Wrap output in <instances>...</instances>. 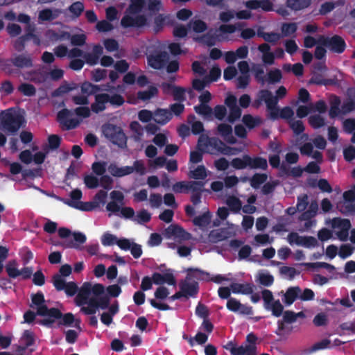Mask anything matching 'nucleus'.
Wrapping results in <instances>:
<instances>
[{
	"instance_id": "1",
	"label": "nucleus",
	"mask_w": 355,
	"mask_h": 355,
	"mask_svg": "<svg viewBox=\"0 0 355 355\" xmlns=\"http://www.w3.org/2000/svg\"><path fill=\"white\" fill-rule=\"evenodd\" d=\"M24 121V117L13 108L1 112V125L2 129L8 135L17 133Z\"/></svg>"
},
{
	"instance_id": "2",
	"label": "nucleus",
	"mask_w": 355,
	"mask_h": 355,
	"mask_svg": "<svg viewBox=\"0 0 355 355\" xmlns=\"http://www.w3.org/2000/svg\"><path fill=\"white\" fill-rule=\"evenodd\" d=\"M231 166L236 170H242L247 167L252 169L266 170L268 162L266 158L261 157H252L248 155H243L242 157L232 159Z\"/></svg>"
},
{
	"instance_id": "3",
	"label": "nucleus",
	"mask_w": 355,
	"mask_h": 355,
	"mask_svg": "<svg viewBox=\"0 0 355 355\" xmlns=\"http://www.w3.org/2000/svg\"><path fill=\"white\" fill-rule=\"evenodd\" d=\"M102 132L104 136L113 144L121 148L127 146V137L121 127L106 123L102 126Z\"/></svg>"
},
{
	"instance_id": "4",
	"label": "nucleus",
	"mask_w": 355,
	"mask_h": 355,
	"mask_svg": "<svg viewBox=\"0 0 355 355\" xmlns=\"http://www.w3.org/2000/svg\"><path fill=\"white\" fill-rule=\"evenodd\" d=\"M109 173L114 177H123L136 172L140 175H144L146 173V168L142 160H136L133 163V166H126L119 167L115 164H110L108 166Z\"/></svg>"
},
{
	"instance_id": "5",
	"label": "nucleus",
	"mask_w": 355,
	"mask_h": 355,
	"mask_svg": "<svg viewBox=\"0 0 355 355\" xmlns=\"http://www.w3.org/2000/svg\"><path fill=\"white\" fill-rule=\"evenodd\" d=\"M31 302L30 305L31 308L36 309L37 315L42 317H55L57 310L53 308H48L45 304L44 295L41 291H38L35 294L31 295Z\"/></svg>"
},
{
	"instance_id": "6",
	"label": "nucleus",
	"mask_w": 355,
	"mask_h": 355,
	"mask_svg": "<svg viewBox=\"0 0 355 355\" xmlns=\"http://www.w3.org/2000/svg\"><path fill=\"white\" fill-rule=\"evenodd\" d=\"M319 44L327 48L333 53L340 54L346 49V43L344 39L338 35L332 37L320 35L318 37Z\"/></svg>"
},
{
	"instance_id": "7",
	"label": "nucleus",
	"mask_w": 355,
	"mask_h": 355,
	"mask_svg": "<svg viewBox=\"0 0 355 355\" xmlns=\"http://www.w3.org/2000/svg\"><path fill=\"white\" fill-rule=\"evenodd\" d=\"M55 309L57 310V314L55 317H48L45 318L42 320H41L39 322V324L41 325H43L44 327H46L48 328L53 327V324L55 323V320H60L58 322V326L60 327L61 325L64 326H71L72 324L75 321L74 315L71 313H67L65 314H62V313L60 311V309L58 308H55Z\"/></svg>"
},
{
	"instance_id": "8",
	"label": "nucleus",
	"mask_w": 355,
	"mask_h": 355,
	"mask_svg": "<svg viewBox=\"0 0 355 355\" xmlns=\"http://www.w3.org/2000/svg\"><path fill=\"white\" fill-rule=\"evenodd\" d=\"M148 65L155 70H161L165 68L170 55L168 52L162 50H156L146 55Z\"/></svg>"
},
{
	"instance_id": "9",
	"label": "nucleus",
	"mask_w": 355,
	"mask_h": 355,
	"mask_svg": "<svg viewBox=\"0 0 355 355\" xmlns=\"http://www.w3.org/2000/svg\"><path fill=\"white\" fill-rule=\"evenodd\" d=\"M257 96L266 105L267 109L270 112V118L273 120L278 119V107H277V98L268 89H261L257 93Z\"/></svg>"
},
{
	"instance_id": "10",
	"label": "nucleus",
	"mask_w": 355,
	"mask_h": 355,
	"mask_svg": "<svg viewBox=\"0 0 355 355\" xmlns=\"http://www.w3.org/2000/svg\"><path fill=\"white\" fill-rule=\"evenodd\" d=\"M180 290L182 292L184 297H195L199 291V284L197 281L188 279L187 277L184 279L181 280L179 283Z\"/></svg>"
},
{
	"instance_id": "11",
	"label": "nucleus",
	"mask_w": 355,
	"mask_h": 355,
	"mask_svg": "<svg viewBox=\"0 0 355 355\" xmlns=\"http://www.w3.org/2000/svg\"><path fill=\"white\" fill-rule=\"evenodd\" d=\"M147 18L144 15L132 17L124 15L121 20V25L123 28H142L147 25Z\"/></svg>"
},
{
	"instance_id": "12",
	"label": "nucleus",
	"mask_w": 355,
	"mask_h": 355,
	"mask_svg": "<svg viewBox=\"0 0 355 355\" xmlns=\"http://www.w3.org/2000/svg\"><path fill=\"white\" fill-rule=\"evenodd\" d=\"M71 115V111L67 108L61 110L57 114L58 121L67 130L76 128L79 124V121L77 119H69Z\"/></svg>"
},
{
	"instance_id": "13",
	"label": "nucleus",
	"mask_w": 355,
	"mask_h": 355,
	"mask_svg": "<svg viewBox=\"0 0 355 355\" xmlns=\"http://www.w3.org/2000/svg\"><path fill=\"white\" fill-rule=\"evenodd\" d=\"M189 189L191 191V202L193 206L201 202L202 193L206 191L204 189L205 182L201 181H189Z\"/></svg>"
},
{
	"instance_id": "14",
	"label": "nucleus",
	"mask_w": 355,
	"mask_h": 355,
	"mask_svg": "<svg viewBox=\"0 0 355 355\" xmlns=\"http://www.w3.org/2000/svg\"><path fill=\"white\" fill-rule=\"evenodd\" d=\"M165 235L168 238L172 236L181 240L187 241L191 237L190 233L187 232L183 227L178 225L171 224L165 230Z\"/></svg>"
},
{
	"instance_id": "15",
	"label": "nucleus",
	"mask_w": 355,
	"mask_h": 355,
	"mask_svg": "<svg viewBox=\"0 0 355 355\" xmlns=\"http://www.w3.org/2000/svg\"><path fill=\"white\" fill-rule=\"evenodd\" d=\"M188 279L192 281H209L210 273L198 268H188L185 270Z\"/></svg>"
},
{
	"instance_id": "16",
	"label": "nucleus",
	"mask_w": 355,
	"mask_h": 355,
	"mask_svg": "<svg viewBox=\"0 0 355 355\" xmlns=\"http://www.w3.org/2000/svg\"><path fill=\"white\" fill-rule=\"evenodd\" d=\"M108 94L103 93L96 94L94 96V102L91 105V110L98 114L106 109V104L108 103Z\"/></svg>"
},
{
	"instance_id": "17",
	"label": "nucleus",
	"mask_w": 355,
	"mask_h": 355,
	"mask_svg": "<svg viewBox=\"0 0 355 355\" xmlns=\"http://www.w3.org/2000/svg\"><path fill=\"white\" fill-rule=\"evenodd\" d=\"M217 131L227 143L230 144L236 143L237 140L232 135V128L230 125L220 123L217 126Z\"/></svg>"
},
{
	"instance_id": "18",
	"label": "nucleus",
	"mask_w": 355,
	"mask_h": 355,
	"mask_svg": "<svg viewBox=\"0 0 355 355\" xmlns=\"http://www.w3.org/2000/svg\"><path fill=\"white\" fill-rule=\"evenodd\" d=\"M153 283L156 285H163L167 284L171 286L176 284V280L174 275L171 272L161 274L159 272H154L153 275Z\"/></svg>"
},
{
	"instance_id": "19",
	"label": "nucleus",
	"mask_w": 355,
	"mask_h": 355,
	"mask_svg": "<svg viewBox=\"0 0 355 355\" xmlns=\"http://www.w3.org/2000/svg\"><path fill=\"white\" fill-rule=\"evenodd\" d=\"M318 210V205L316 202H311L309 209L306 211H303V213L299 217V220L305 222V227L309 228L312 225L311 219L315 217Z\"/></svg>"
},
{
	"instance_id": "20",
	"label": "nucleus",
	"mask_w": 355,
	"mask_h": 355,
	"mask_svg": "<svg viewBox=\"0 0 355 355\" xmlns=\"http://www.w3.org/2000/svg\"><path fill=\"white\" fill-rule=\"evenodd\" d=\"M172 119V113L167 109L157 108L154 112V121L159 125H165Z\"/></svg>"
},
{
	"instance_id": "21",
	"label": "nucleus",
	"mask_w": 355,
	"mask_h": 355,
	"mask_svg": "<svg viewBox=\"0 0 355 355\" xmlns=\"http://www.w3.org/2000/svg\"><path fill=\"white\" fill-rule=\"evenodd\" d=\"M211 220V213L207 211L201 215L194 217L192 223L195 226L199 227L202 230H205L210 225Z\"/></svg>"
},
{
	"instance_id": "22",
	"label": "nucleus",
	"mask_w": 355,
	"mask_h": 355,
	"mask_svg": "<svg viewBox=\"0 0 355 355\" xmlns=\"http://www.w3.org/2000/svg\"><path fill=\"white\" fill-rule=\"evenodd\" d=\"M61 13L60 9L45 8L40 11L38 19L42 21H49L57 19Z\"/></svg>"
},
{
	"instance_id": "23",
	"label": "nucleus",
	"mask_w": 355,
	"mask_h": 355,
	"mask_svg": "<svg viewBox=\"0 0 355 355\" xmlns=\"http://www.w3.org/2000/svg\"><path fill=\"white\" fill-rule=\"evenodd\" d=\"M230 288L233 293L250 295L253 293V285L249 283H232L230 284Z\"/></svg>"
},
{
	"instance_id": "24",
	"label": "nucleus",
	"mask_w": 355,
	"mask_h": 355,
	"mask_svg": "<svg viewBox=\"0 0 355 355\" xmlns=\"http://www.w3.org/2000/svg\"><path fill=\"white\" fill-rule=\"evenodd\" d=\"M298 239L297 245L304 246L307 248L315 247L318 245L317 239L311 236H300L298 234H293Z\"/></svg>"
},
{
	"instance_id": "25",
	"label": "nucleus",
	"mask_w": 355,
	"mask_h": 355,
	"mask_svg": "<svg viewBox=\"0 0 355 355\" xmlns=\"http://www.w3.org/2000/svg\"><path fill=\"white\" fill-rule=\"evenodd\" d=\"M12 64L18 68H30L33 66V60L30 56L17 55L11 60Z\"/></svg>"
},
{
	"instance_id": "26",
	"label": "nucleus",
	"mask_w": 355,
	"mask_h": 355,
	"mask_svg": "<svg viewBox=\"0 0 355 355\" xmlns=\"http://www.w3.org/2000/svg\"><path fill=\"white\" fill-rule=\"evenodd\" d=\"M64 203L67 205L76 208L77 209L89 211L94 209L95 205L92 202H82V201H71L69 200H64Z\"/></svg>"
},
{
	"instance_id": "27",
	"label": "nucleus",
	"mask_w": 355,
	"mask_h": 355,
	"mask_svg": "<svg viewBox=\"0 0 355 355\" xmlns=\"http://www.w3.org/2000/svg\"><path fill=\"white\" fill-rule=\"evenodd\" d=\"M300 291L301 290L298 286L288 288L284 294V302L286 305H291L298 297Z\"/></svg>"
},
{
	"instance_id": "28",
	"label": "nucleus",
	"mask_w": 355,
	"mask_h": 355,
	"mask_svg": "<svg viewBox=\"0 0 355 355\" xmlns=\"http://www.w3.org/2000/svg\"><path fill=\"white\" fill-rule=\"evenodd\" d=\"M218 40V35L215 33H211V32H208L206 34L202 35L200 37H198L196 40L202 43L209 47H211L214 46L216 43V41Z\"/></svg>"
},
{
	"instance_id": "29",
	"label": "nucleus",
	"mask_w": 355,
	"mask_h": 355,
	"mask_svg": "<svg viewBox=\"0 0 355 355\" xmlns=\"http://www.w3.org/2000/svg\"><path fill=\"white\" fill-rule=\"evenodd\" d=\"M311 0H286V6L292 10L298 11L308 8Z\"/></svg>"
},
{
	"instance_id": "30",
	"label": "nucleus",
	"mask_w": 355,
	"mask_h": 355,
	"mask_svg": "<svg viewBox=\"0 0 355 355\" xmlns=\"http://www.w3.org/2000/svg\"><path fill=\"white\" fill-rule=\"evenodd\" d=\"M254 79L258 83L263 85L266 83V76H265L264 68L261 64H254L252 67Z\"/></svg>"
},
{
	"instance_id": "31",
	"label": "nucleus",
	"mask_w": 355,
	"mask_h": 355,
	"mask_svg": "<svg viewBox=\"0 0 355 355\" xmlns=\"http://www.w3.org/2000/svg\"><path fill=\"white\" fill-rule=\"evenodd\" d=\"M158 92V89L155 86L150 85L147 90L139 91L137 94V96L139 99L146 101L157 96Z\"/></svg>"
},
{
	"instance_id": "32",
	"label": "nucleus",
	"mask_w": 355,
	"mask_h": 355,
	"mask_svg": "<svg viewBox=\"0 0 355 355\" xmlns=\"http://www.w3.org/2000/svg\"><path fill=\"white\" fill-rule=\"evenodd\" d=\"M231 355H257L254 347L252 345H241L232 349Z\"/></svg>"
},
{
	"instance_id": "33",
	"label": "nucleus",
	"mask_w": 355,
	"mask_h": 355,
	"mask_svg": "<svg viewBox=\"0 0 355 355\" xmlns=\"http://www.w3.org/2000/svg\"><path fill=\"white\" fill-rule=\"evenodd\" d=\"M68 11L71 13V16L73 19L78 18L85 10V6L81 1L73 2L68 7Z\"/></svg>"
},
{
	"instance_id": "34",
	"label": "nucleus",
	"mask_w": 355,
	"mask_h": 355,
	"mask_svg": "<svg viewBox=\"0 0 355 355\" xmlns=\"http://www.w3.org/2000/svg\"><path fill=\"white\" fill-rule=\"evenodd\" d=\"M195 112L204 116L205 119H211L213 116V110L208 104H199L194 106Z\"/></svg>"
},
{
	"instance_id": "35",
	"label": "nucleus",
	"mask_w": 355,
	"mask_h": 355,
	"mask_svg": "<svg viewBox=\"0 0 355 355\" xmlns=\"http://www.w3.org/2000/svg\"><path fill=\"white\" fill-rule=\"evenodd\" d=\"M81 92L83 94H85L87 96L96 94L98 92L102 91L103 88H101L99 85H94L88 81H85L82 83Z\"/></svg>"
},
{
	"instance_id": "36",
	"label": "nucleus",
	"mask_w": 355,
	"mask_h": 355,
	"mask_svg": "<svg viewBox=\"0 0 355 355\" xmlns=\"http://www.w3.org/2000/svg\"><path fill=\"white\" fill-rule=\"evenodd\" d=\"M21 340L24 343V346L21 348L19 347V348L21 350H25L26 348L32 346L35 343L33 333L30 330H25L23 333Z\"/></svg>"
},
{
	"instance_id": "37",
	"label": "nucleus",
	"mask_w": 355,
	"mask_h": 355,
	"mask_svg": "<svg viewBox=\"0 0 355 355\" xmlns=\"http://www.w3.org/2000/svg\"><path fill=\"white\" fill-rule=\"evenodd\" d=\"M282 78V73L280 69H275L267 73L266 82L269 84L279 83Z\"/></svg>"
},
{
	"instance_id": "38",
	"label": "nucleus",
	"mask_w": 355,
	"mask_h": 355,
	"mask_svg": "<svg viewBox=\"0 0 355 355\" xmlns=\"http://www.w3.org/2000/svg\"><path fill=\"white\" fill-rule=\"evenodd\" d=\"M227 237L226 232L223 230H211L209 234V241L212 243L224 241Z\"/></svg>"
},
{
	"instance_id": "39",
	"label": "nucleus",
	"mask_w": 355,
	"mask_h": 355,
	"mask_svg": "<svg viewBox=\"0 0 355 355\" xmlns=\"http://www.w3.org/2000/svg\"><path fill=\"white\" fill-rule=\"evenodd\" d=\"M17 263L15 260L8 261L6 266V271L9 277L15 279L19 276V270L17 268Z\"/></svg>"
},
{
	"instance_id": "40",
	"label": "nucleus",
	"mask_w": 355,
	"mask_h": 355,
	"mask_svg": "<svg viewBox=\"0 0 355 355\" xmlns=\"http://www.w3.org/2000/svg\"><path fill=\"white\" fill-rule=\"evenodd\" d=\"M189 176L195 180H205L207 176L206 168L203 165L198 166L195 170L189 172Z\"/></svg>"
},
{
	"instance_id": "41",
	"label": "nucleus",
	"mask_w": 355,
	"mask_h": 355,
	"mask_svg": "<svg viewBox=\"0 0 355 355\" xmlns=\"http://www.w3.org/2000/svg\"><path fill=\"white\" fill-rule=\"evenodd\" d=\"M226 203L230 207V210L234 213H238L241 209V201L235 196H230L227 199Z\"/></svg>"
},
{
	"instance_id": "42",
	"label": "nucleus",
	"mask_w": 355,
	"mask_h": 355,
	"mask_svg": "<svg viewBox=\"0 0 355 355\" xmlns=\"http://www.w3.org/2000/svg\"><path fill=\"white\" fill-rule=\"evenodd\" d=\"M18 90L26 96H33L36 94V89L32 84L24 83L18 87Z\"/></svg>"
},
{
	"instance_id": "43",
	"label": "nucleus",
	"mask_w": 355,
	"mask_h": 355,
	"mask_svg": "<svg viewBox=\"0 0 355 355\" xmlns=\"http://www.w3.org/2000/svg\"><path fill=\"white\" fill-rule=\"evenodd\" d=\"M309 123L313 128L318 129L324 125L325 121L320 114H315L309 116Z\"/></svg>"
},
{
	"instance_id": "44",
	"label": "nucleus",
	"mask_w": 355,
	"mask_h": 355,
	"mask_svg": "<svg viewBox=\"0 0 355 355\" xmlns=\"http://www.w3.org/2000/svg\"><path fill=\"white\" fill-rule=\"evenodd\" d=\"M266 180L267 175L266 174L255 173L250 179V185L254 189H258Z\"/></svg>"
},
{
	"instance_id": "45",
	"label": "nucleus",
	"mask_w": 355,
	"mask_h": 355,
	"mask_svg": "<svg viewBox=\"0 0 355 355\" xmlns=\"http://www.w3.org/2000/svg\"><path fill=\"white\" fill-rule=\"evenodd\" d=\"M334 227H340L341 230H349L352 227L351 222L347 218H334L332 220Z\"/></svg>"
},
{
	"instance_id": "46",
	"label": "nucleus",
	"mask_w": 355,
	"mask_h": 355,
	"mask_svg": "<svg viewBox=\"0 0 355 355\" xmlns=\"http://www.w3.org/2000/svg\"><path fill=\"white\" fill-rule=\"evenodd\" d=\"M289 126L293 131L295 135H300L304 131V125L302 121L300 120H293L291 119L288 121Z\"/></svg>"
},
{
	"instance_id": "47",
	"label": "nucleus",
	"mask_w": 355,
	"mask_h": 355,
	"mask_svg": "<svg viewBox=\"0 0 355 355\" xmlns=\"http://www.w3.org/2000/svg\"><path fill=\"white\" fill-rule=\"evenodd\" d=\"M151 219V214L146 209H141L137 212L136 217L134 218V221L139 224H144L148 223Z\"/></svg>"
},
{
	"instance_id": "48",
	"label": "nucleus",
	"mask_w": 355,
	"mask_h": 355,
	"mask_svg": "<svg viewBox=\"0 0 355 355\" xmlns=\"http://www.w3.org/2000/svg\"><path fill=\"white\" fill-rule=\"evenodd\" d=\"M267 310H270L272 314L275 317H279L282 315L284 311V306L281 304L279 300H275L270 305H269Z\"/></svg>"
},
{
	"instance_id": "49",
	"label": "nucleus",
	"mask_w": 355,
	"mask_h": 355,
	"mask_svg": "<svg viewBox=\"0 0 355 355\" xmlns=\"http://www.w3.org/2000/svg\"><path fill=\"white\" fill-rule=\"evenodd\" d=\"M189 25H192L193 31L197 33H203L207 29V24L201 19L192 20Z\"/></svg>"
},
{
	"instance_id": "50",
	"label": "nucleus",
	"mask_w": 355,
	"mask_h": 355,
	"mask_svg": "<svg viewBox=\"0 0 355 355\" xmlns=\"http://www.w3.org/2000/svg\"><path fill=\"white\" fill-rule=\"evenodd\" d=\"M281 29L284 36H289L297 31V25L295 22L284 23Z\"/></svg>"
},
{
	"instance_id": "51",
	"label": "nucleus",
	"mask_w": 355,
	"mask_h": 355,
	"mask_svg": "<svg viewBox=\"0 0 355 355\" xmlns=\"http://www.w3.org/2000/svg\"><path fill=\"white\" fill-rule=\"evenodd\" d=\"M242 121L249 129H252L260 123V119L253 117L251 114H245Z\"/></svg>"
},
{
	"instance_id": "52",
	"label": "nucleus",
	"mask_w": 355,
	"mask_h": 355,
	"mask_svg": "<svg viewBox=\"0 0 355 355\" xmlns=\"http://www.w3.org/2000/svg\"><path fill=\"white\" fill-rule=\"evenodd\" d=\"M52 282L58 291H63L67 283L62 277H61V275L59 274H55L53 276Z\"/></svg>"
},
{
	"instance_id": "53",
	"label": "nucleus",
	"mask_w": 355,
	"mask_h": 355,
	"mask_svg": "<svg viewBox=\"0 0 355 355\" xmlns=\"http://www.w3.org/2000/svg\"><path fill=\"white\" fill-rule=\"evenodd\" d=\"M309 84L317 85H328L333 83L331 79H324L320 74H314L309 81Z\"/></svg>"
},
{
	"instance_id": "54",
	"label": "nucleus",
	"mask_w": 355,
	"mask_h": 355,
	"mask_svg": "<svg viewBox=\"0 0 355 355\" xmlns=\"http://www.w3.org/2000/svg\"><path fill=\"white\" fill-rule=\"evenodd\" d=\"M145 5V0H131V4L128 8L130 13L136 14L141 11Z\"/></svg>"
},
{
	"instance_id": "55",
	"label": "nucleus",
	"mask_w": 355,
	"mask_h": 355,
	"mask_svg": "<svg viewBox=\"0 0 355 355\" xmlns=\"http://www.w3.org/2000/svg\"><path fill=\"white\" fill-rule=\"evenodd\" d=\"M209 144V146L216 150L218 152L223 153L224 154H228V152H225V149L223 148L225 146V144L218 138L212 137L209 138L208 141Z\"/></svg>"
},
{
	"instance_id": "56",
	"label": "nucleus",
	"mask_w": 355,
	"mask_h": 355,
	"mask_svg": "<svg viewBox=\"0 0 355 355\" xmlns=\"http://www.w3.org/2000/svg\"><path fill=\"white\" fill-rule=\"evenodd\" d=\"M84 183L88 189H95L99 184V180L96 176L89 174L85 175L83 178Z\"/></svg>"
},
{
	"instance_id": "57",
	"label": "nucleus",
	"mask_w": 355,
	"mask_h": 355,
	"mask_svg": "<svg viewBox=\"0 0 355 355\" xmlns=\"http://www.w3.org/2000/svg\"><path fill=\"white\" fill-rule=\"evenodd\" d=\"M185 93L186 89L184 87L175 85L172 95L175 101L183 102L186 100Z\"/></svg>"
},
{
	"instance_id": "58",
	"label": "nucleus",
	"mask_w": 355,
	"mask_h": 355,
	"mask_svg": "<svg viewBox=\"0 0 355 355\" xmlns=\"http://www.w3.org/2000/svg\"><path fill=\"white\" fill-rule=\"evenodd\" d=\"M108 103H110L111 105L118 107L123 105L125 103L124 98L118 94H114L113 95L108 94Z\"/></svg>"
},
{
	"instance_id": "59",
	"label": "nucleus",
	"mask_w": 355,
	"mask_h": 355,
	"mask_svg": "<svg viewBox=\"0 0 355 355\" xmlns=\"http://www.w3.org/2000/svg\"><path fill=\"white\" fill-rule=\"evenodd\" d=\"M354 248L349 244H343L340 247L338 255L342 259L349 257L354 252Z\"/></svg>"
},
{
	"instance_id": "60",
	"label": "nucleus",
	"mask_w": 355,
	"mask_h": 355,
	"mask_svg": "<svg viewBox=\"0 0 355 355\" xmlns=\"http://www.w3.org/2000/svg\"><path fill=\"white\" fill-rule=\"evenodd\" d=\"M117 237L110 233H105L101 238V243L104 246H110L117 244Z\"/></svg>"
},
{
	"instance_id": "61",
	"label": "nucleus",
	"mask_w": 355,
	"mask_h": 355,
	"mask_svg": "<svg viewBox=\"0 0 355 355\" xmlns=\"http://www.w3.org/2000/svg\"><path fill=\"white\" fill-rule=\"evenodd\" d=\"M221 76V70L218 67H212L208 76H205V78L208 81V83L215 82L218 80V78Z\"/></svg>"
},
{
	"instance_id": "62",
	"label": "nucleus",
	"mask_w": 355,
	"mask_h": 355,
	"mask_svg": "<svg viewBox=\"0 0 355 355\" xmlns=\"http://www.w3.org/2000/svg\"><path fill=\"white\" fill-rule=\"evenodd\" d=\"M86 35L85 34L71 35L70 41L72 45L82 46L86 42Z\"/></svg>"
},
{
	"instance_id": "63",
	"label": "nucleus",
	"mask_w": 355,
	"mask_h": 355,
	"mask_svg": "<svg viewBox=\"0 0 355 355\" xmlns=\"http://www.w3.org/2000/svg\"><path fill=\"white\" fill-rule=\"evenodd\" d=\"M241 116V110L239 106L230 109V114L227 116V121L230 123H234L239 119Z\"/></svg>"
},
{
	"instance_id": "64",
	"label": "nucleus",
	"mask_w": 355,
	"mask_h": 355,
	"mask_svg": "<svg viewBox=\"0 0 355 355\" xmlns=\"http://www.w3.org/2000/svg\"><path fill=\"white\" fill-rule=\"evenodd\" d=\"M91 73V79L94 82H99L106 78L107 70L103 69H96L93 70Z\"/></svg>"
}]
</instances>
